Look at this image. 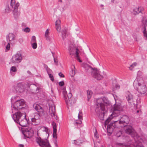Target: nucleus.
<instances>
[{
  "mask_svg": "<svg viewBox=\"0 0 147 147\" xmlns=\"http://www.w3.org/2000/svg\"><path fill=\"white\" fill-rule=\"evenodd\" d=\"M111 106L110 102L105 97L100 98L96 100L95 111L100 119L102 120H104L105 113Z\"/></svg>",
  "mask_w": 147,
  "mask_h": 147,
  "instance_id": "nucleus-1",
  "label": "nucleus"
},
{
  "mask_svg": "<svg viewBox=\"0 0 147 147\" xmlns=\"http://www.w3.org/2000/svg\"><path fill=\"white\" fill-rule=\"evenodd\" d=\"M118 120H119V122L118 121H113V122H111L110 124L107 125V130L108 133L111 134L113 131L114 128L118 127L119 124H123L125 127L129 123V118L126 115H124L121 118L119 117Z\"/></svg>",
  "mask_w": 147,
  "mask_h": 147,
  "instance_id": "nucleus-2",
  "label": "nucleus"
},
{
  "mask_svg": "<svg viewBox=\"0 0 147 147\" xmlns=\"http://www.w3.org/2000/svg\"><path fill=\"white\" fill-rule=\"evenodd\" d=\"M11 116L16 122L22 127H26L28 124V121L26 118V115L24 113L18 112L15 113Z\"/></svg>",
  "mask_w": 147,
  "mask_h": 147,
  "instance_id": "nucleus-3",
  "label": "nucleus"
},
{
  "mask_svg": "<svg viewBox=\"0 0 147 147\" xmlns=\"http://www.w3.org/2000/svg\"><path fill=\"white\" fill-rule=\"evenodd\" d=\"M133 85L139 92L143 94L146 93V88L144 81L142 78L138 77L134 81Z\"/></svg>",
  "mask_w": 147,
  "mask_h": 147,
  "instance_id": "nucleus-4",
  "label": "nucleus"
},
{
  "mask_svg": "<svg viewBox=\"0 0 147 147\" xmlns=\"http://www.w3.org/2000/svg\"><path fill=\"white\" fill-rule=\"evenodd\" d=\"M123 110V108L120 104H115L113 109L112 114L110 115L105 121V126L107 125L109 122L113 118L115 117H117L121 114V112Z\"/></svg>",
  "mask_w": 147,
  "mask_h": 147,
  "instance_id": "nucleus-5",
  "label": "nucleus"
},
{
  "mask_svg": "<svg viewBox=\"0 0 147 147\" xmlns=\"http://www.w3.org/2000/svg\"><path fill=\"white\" fill-rule=\"evenodd\" d=\"M18 97L12 98L11 99V107L15 110H19L23 108L25 105V102L23 99L18 100Z\"/></svg>",
  "mask_w": 147,
  "mask_h": 147,
  "instance_id": "nucleus-6",
  "label": "nucleus"
},
{
  "mask_svg": "<svg viewBox=\"0 0 147 147\" xmlns=\"http://www.w3.org/2000/svg\"><path fill=\"white\" fill-rule=\"evenodd\" d=\"M82 66L87 72L92 71V75L94 78L97 80H100L103 78V76L100 74L99 71L97 69H93L88 64L84 63L82 64Z\"/></svg>",
  "mask_w": 147,
  "mask_h": 147,
  "instance_id": "nucleus-7",
  "label": "nucleus"
},
{
  "mask_svg": "<svg viewBox=\"0 0 147 147\" xmlns=\"http://www.w3.org/2000/svg\"><path fill=\"white\" fill-rule=\"evenodd\" d=\"M63 93L66 104L69 106H71L74 103L72 100V94L69 92L67 94L65 88L63 89Z\"/></svg>",
  "mask_w": 147,
  "mask_h": 147,
  "instance_id": "nucleus-8",
  "label": "nucleus"
},
{
  "mask_svg": "<svg viewBox=\"0 0 147 147\" xmlns=\"http://www.w3.org/2000/svg\"><path fill=\"white\" fill-rule=\"evenodd\" d=\"M15 0H11V6L12 8H14L13 12V14L14 18L17 19L19 17L20 15V12L18 11V7L19 6L18 3L15 4Z\"/></svg>",
  "mask_w": 147,
  "mask_h": 147,
  "instance_id": "nucleus-9",
  "label": "nucleus"
},
{
  "mask_svg": "<svg viewBox=\"0 0 147 147\" xmlns=\"http://www.w3.org/2000/svg\"><path fill=\"white\" fill-rule=\"evenodd\" d=\"M36 141L39 145L42 147H51L48 140L47 139H42L40 137L36 138Z\"/></svg>",
  "mask_w": 147,
  "mask_h": 147,
  "instance_id": "nucleus-10",
  "label": "nucleus"
},
{
  "mask_svg": "<svg viewBox=\"0 0 147 147\" xmlns=\"http://www.w3.org/2000/svg\"><path fill=\"white\" fill-rule=\"evenodd\" d=\"M125 131L126 133L130 135L132 137H134L135 140L137 138V134L131 126H126Z\"/></svg>",
  "mask_w": 147,
  "mask_h": 147,
  "instance_id": "nucleus-11",
  "label": "nucleus"
},
{
  "mask_svg": "<svg viewBox=\"0 0 147 147\" xmlns=\"http://www.w3.org/2000/svg\"><path fill=\"white\" fill-rule=\"evenodd\" d=\"M14 88L17 92L22 93L24 92L25 90V86L22 83H19L16 84Z\"/></svg>",
  "mask_w": 147,
  "mask_h": 147,
  "instance_id": "nucleus-12",
  "label": "nucleus"
},
{
  "mask_svg": "<svg viewBox=\"0 0 147 147\" xmlns=\"http://www.w3.org/2000/svg\"><path fill=\"white\" fill-rule=\"evenodd\" d=\"M22 59L21 54L20 53H17L13 56L11 61L13 63H18L21 61Z\"/></svg>",
  "mask_w": 147,
  "mask_h": 147,
  "instance_id": "nucleus-13",
  "label": "nucleus"
},
{
  "mask_svg": "<svg viewBox=\"0 0 147 147\" xmlns=\"http://www.w3.org/2000/svg\"><path fill=\"white\" fill-rule=\"evenodd\" d=\"M30 91L32 93H37L39 92L40 88L34 84H31L29 87Z\"/></svg>",
  "mask_w": 147,
  "mask_h": 147,
  "instance_id": "nucleus-14",
  "label": "nucleus"
},
{
  "mask_svg": "<svg viewBox=\"0 0 147 147\" xmlns=\"http://www.w3.org/2000/svg\"><path fill=\"white\" fill-rule=\"evenodd\" d=\"M34 107L35 109L38 112L39 114L42 115H44V111L42 107L38 104H34Z\"/></svg>",
  "mask_w": 147,
  "mask_h": 147,
  "instance_id": "nucleus-15",
  "label": "nucleus"
},
{
  "mask_svg": "<svg viewBox=\"0 0 147 147\" xmlns=\"http://www.w3.org/2000/svg\"><path fill=\"white\" fill-rule=\"evenodd\" d=\"M126 97L127 100L129 103H131L133 102V96L131 94L129 91L126 93Z\"/></svg>",
  "mask_w": 147,
  "mask_h": 147,
  "instance_id": "nucleus-16",
  "label": "nucleus"
},
{
  "mask_svg": "<svg viewBox=\"0 0 147 147\" xmlns=\"http://www.w3.org/2000/svg\"><path fill=\"white\" fill-rule=\"evenodd\" d=\"M49 111L51 117H54V118L57 120L58 117L55 115V108L52 107H50Z\"/></svg>",
  "mask_w": 147,
  "mask_h": 147,
  "instance_id": "nucleus-17",
  "label": "nucleus"
},
{
  "mask_svg": "<svg viewBox=\"0 0 147 147\" xmlns=\"http://www.w3.org/2000/svg\"><path fill=\"white\" fill-rule=\"evenodd\" d=\"M38 131H37V134L41 132V131H45L46 134H47L48 131V129L47 128L43 126H39L38 128Z\"/></svg>",
  "mask_w": 147,
  "mask_h": 147,
  "instance_id": "nucleus-18",
  "label": "nucleus"
},
{
  "mask_svg": "<svg viewBox=\"0 0 147 147\" xmlns=\"http://www.w3.org/2000/svg\"><path fill=\"white\" fill-rule=\"evenodd\" d=\"M76 49L72 45L70 46L68 48V50L69 51V53L71 55H74V53H76Z\"/></svg>",
  "mask_w": 147,
  "mask_h": 147,
  "instance_id": "nucleus-19",
  "label": "nucleus"
},
{
  "mask_svg": "<svg viewBox=\"0 0 147 147\" xmlns=\"http://www.w3.org/2000/svg\"><path fill=\"white\" fill-rule=\"evenodd\" d=\"M24 132L23 133L24 135L25 136L26 135L27 137V135H28L29 136H31L32 135V133L31 132V129L30 128H28L27 127H26L24 129Z\"/></svg>",
  "mask_w": 147,
  "mask_h": 147,
  "instance_id": "nucleus-20",
  "label": "nucleus"
},
{
  "mask_svg": "<svg viewBox=\"0 0 147 147\" xmlns=\"http://www.w3.org/2000/svg\"><path fill=\"white\" fill-rule=\"evenodd\" d=\"M67 30L66 28L63 29L61 31V36L62 39L64 40L67 37Z\"/></svg>",
  "mask_w": 147,
  "mask_h": 147,
  "instance_id": "nucleus-21",
  "label": "nucleus"
},
{
  "mask_svg": "<svg viewBox=\"0 0 147 147\" xmlns=\"http://www.w3.org/2000/svg\"><path fill=\"white\" fill-rule=\"evenodd\" d=\"M61 21L59 20H57L55 22L56 28L58 32H60L61 27L60 26Z\"/></svg>",
  "mask_w": 147,
  "mask_h": 147,
  "instance_id": "nucleus-22",
  "label": "nucleus"
},
{
  "mask_svg": "<svg viewBox=\"0 0 147 147\" xmlns=\"http://www.w3.org/2000/svg\"><path fill=\"white\" fill-rule=\"evenodd\" d=\"M53 128V137L55 138L56 139L57 138V129H56V125L55 123L53 122L52 124Z\"/></svg>",
  "mask_w": 147,
  "mask_h": 147,
  "instance_id": "nucleus-23",
  "label": "nucleus"
},
{
  "mask_svg": "<svg viewBox=\"0 0 147 147\" xmlns=\"http://www.w3.org/2000/svg\"><path fill=\"white\" fill-rule=\"evenodd\" d=\"M116 145L118 147H129L130 144L126 143H117Z\"/></svg>",
  "mask_w": 147,
  "mask_h": 147,
  "instance_id": "nucleus-24",
  "label": "nucleus"
},
{
  "mask_svg": "<svg viewBox=\"0 0 147 147\" xmlns=\"http://www.w3.org/2000/svg\"><path fill=\"white\" fill-rule=\"evenodd\" d=\"M141 7H136L133 9V13L134 14L139 13L141 11Z\"/></svg>",
  "mask_w": 147,
  "mask_h": 147,
  "instance_id": "nucleus-25",
  "label": "nucleus"
},
{
  "mask_svg": "<svg viewBox=\"0 0 147 147\" xmlns=\"http://www.w3.org/2000/svg\"><path fill=\"white\" fill-rule=\"evenodd\" d=\"M4 13H8L9 12V6L8 2H7L5 4Z\"/></svg>",
  "mask_w": 147,
  "mask_h": 147,
  "instance_id": "nucleus-26",
  "label": "nucleus"
},
{
  "mask_svg": "<svg viewBox=\"0 0 147 147\" xmlns=\"http://www.w3.org/2000/svg\"><path fill=\"white\" fill-rule=\"evenodd\" d=\"M79 50L78 48L76 49V55L75 56V57L78 60V61L79 62H82V61L80 59L78 55L79 53L78 51Z\"/></svg>",
  "mask_w": 147,
  "mask_h": 147,
  "instance_id": "nucleus-27",
  "label": "nucleus"
},
{
  "mask_svg": "<svg viewBox=\"0 0 147 147\" xmlns=\"http://www.w3.org/2000/svg\"><path fill=\"white\" fill-rule=\"evenodd\" d=\"M92 92L91 90H88L87 91V95L88 97V100L89 101V99H90L92 95Z\"/></svg>",
  "mask_w": 147,
  "mask_h": 147,
  "instance_id": "nucleus-28",
  "label": "nucleus"
},
{
  "mask_svg": "<svg viewBox=\"0 0 147 147\" xmlns=\"http://www.w3.org/2000/svg\"><path fill=\"white\" fill-rule=\"evenodd\" d=\"M137 65V63L136 62H134L129 67V69L130 70H132L134 67L136 66Z\"/></svg>",
  "mask_w": 147,
  "mask_h": 147,
  "instance_id": "nucleus-29",
  "label": "nucleus"
},
{
  "mask_svg": "<svg viewBox=\"0 0 147 147\" xmlns=\"http://www.w3.org/2000/svg\"><path fill=\"white\" fill-rule=\"evenodd\" d=\"M31 121L32 122L35 123V124L36 125L38 124V123L39 122V121L36 120V119L34 117L31 118Z\"/></svg>",
  "mask_w": 147,
  "mask_h": 147,
  "instance_id": "nucleus-30",
  "label": "nucleus"
},
{
  "mask_svg": "<svg viewBox=\"0 0 147 147\" xmlns=\"http://www.w3.org/2000/svg\"><path fill=\"white\" fill-rule=\"evenodd\" d=\"M46 40L50 42H52L53 41V39L50 38V37L49 36H45Z\"/></svg>",
  "mask_w": 147,
  "mask_h": 147,
  "instance_id": "nucleus-31",
  "label": "nucleus"
},
{
  "mask_svg": "<svg viewBox=\"0 0 147 147\" xmlns=\"http://www.w3.org/2000/svg\"><path fill=\"white\" fill-rule=\"evenodd\" d=\"M34 117L36 119V120H37L38 121H39L40 117L39 114L38 113H35Z\"/></svg>",
  "mask_w": 147,
  "mask_h": 147,
  "instance_id": "nucleus-32",
  "label": "nucleus"
},
{
  "mask_svg": "<svg viewBox=\"0 0 147 147\" xmlns=\"http://www.w3.org/2000/svg\"><path fill=\"white\" fill-rule=\"evenodd\" d=\"M11 71L14 72H16L17 71V68L15 66L12 67L10 69Z\"/></svg>",
  "mask_w": 147,
  "mask_h": 147,
  "instance_id": "nucleus-33",
  "label": "nucleus"
},
{
  "mask_svg": "<svg viewBox=\"0 0 147 147\" xmlns=\"http://www.w3.org/2000/svg\"><path fill=\"white\" fill-rule=\"evenodd\" d=\"M65 7H67L70 5V2L68 0H66L63 3Z\"/></svg>",
  "mask_w": 147,
  "mask_h": 147,
  "instance_id": "nucleus-34",
  "label": "nucleus"
},
{
  "mask_svg": "<svg viewBox=\"0 0 147 147\" xmlns=\"http://www.w3.org/2000/svg\"><path fill=\"white\" fill-rule=\"evenodd\" d=\"M35 42H36V38L35 36H33L31 38V43Z\"/></svg>",
  "mask_w": 147,
  "mask_h": 147,
  "instance_id": "nucleus-35",
  "label": "nucleus"
},
{
  "mask_svg": "<svg viewBox=\"0 0 147 147\" xmlns=\"http://www.w3.org/2000/svg\"><path fill=\"white\" fill-rule=\"evenodd\" d=\"M32 44V46L33 49H36L37 47V45L36 42L31 43Z\"/></svg>",
  "mask_w": 147,
  "mask_h": 147,
  "instance_id": "nucleus-36",
  "label": "nucleus"
},
{
  "mask_svg": "<svg viewBox=\"0 0 147 147\" xmlns=\"http://www.w3.org/2000/svg\"><path fill=\"white\" fill-rule=\"evenodd\" d=\"M10 38H12L11 40H14L15 39V35L13 34H10ZM11 40H10V41Z\"/></svg>",
  "mask_w": 147,
  "mask_h": 147,
  "instance_id": "nucleus-37",
  "label": "nucleus"
},
{
  "mask_svg": "<svg viewBox=\"0 0 147 147\" xmlns=\"http://www.w3.org/2000/svg\"><path fill=\"white\" fill-rule=\"evenodd\" d=\"M9 50V42L7 43V45L6 46V49L5 50V52H7Z\"/></svg>",
  "mask_w": 147,
  "mask_h": 147,
  "instance_id": "nucleus-38",
  "label": "nucleus"
},
{
  "mask_svg": "<svg viewBox=\"0 0 147 147\" xmlns=\"http://www.w3.org/2000/svg\"><path fill=\"white\" fill-rule=\"evenodd\" d=\"M49 76V77L50 78L51 80L52 81H53L54 80V79L53 78V76L52 74H48Z\"/></svg>",
  "mask_w": 147,
  "mask_h": 147,
  "instance_id": "nucleus-39",
  "label": "nucleus"
},
{
  "mask_svg": "<svg viewBox=\"0 0 147 147\" xmlns=\"http://www.w3.org/2000/svg\"><path fill=\"white\" fill-rule=\"evenodd\" d=\"M30 29L28 27H27V28H24V32H29L30 31Z\"/></svg>",
  "mask_w": 147,
  "mask_h": 147,
  "instance_id": "nucleus-40",
  "label": "nucleus"
},
{
  "mask_svg": "<svg viewBox=\"0 0 147 147\" xmlns=\"http://www.w3.org/2000/svg\"><path fill=\"white\" fill-rule=\"evenodd\" d=\"M70 74L72 77L74 76L75 74V71L73 70H72L70 72Z\"/></svg>",
  "mask_w": 147,
  "mask_h": 147,
  "instance_id": "nucleus-41",
  "label": "nucleus"
},
{
  "mask_svg": "<svg viewBox=\"0 0 147 147\" xmlns=\"http://www.w3.org/2000/svg\"><path fill=\"white\" fill-rule=\"evenodd\" d=\"M121 134V131L118 132L116 134V136L117 137H119Z\"/></svg>",
  "mask_w": 147,
  "mask_h": 147,
  "instance_id": "nucleus-42",
  "label": "nucleus"
},
{
  "mask_svg": "<svg viewBox=\"0 0 147 147\" xmlns=\"http://www.w3.org/2000/svg\"><path fill=\"white\" fill-rule=\"evenodd\" d=\"M46 71L48 74H51V73L52 72V70L49 68L46 69Z\"/></svg>",
  "mask_w": 147,
  "mask_h": 147,
  "instance_id": "nucleus-43",
  "label": "nucleus"
},
{
  "mask_svg": "<svg viewBox=\"0 0 147 147\" xmlns=\"http://www.w3.org/2000/svg\"><path fill=\"white\" fill-rule=\"evenodd\" d=\"M64 82L63 81H61L59 82V85L61 86H62L64 85Z\"/></svg>",
  "mask_w": 147,
  "mask_h": 147,
  "instance_id": "nucleus-44",
  "label": "nucleus"
},
{
  "mask_svg": "<svg viewBox=\"0 0 147 147\" xmlns=\"http://www.w3.org/2000/svg\"><path fill=\"white\" fill-rule=\"evenodd\" d=\"M49 30L48 29H47L46 31L45 34V36H49Z\"/></svg>",
  "mask_w": 147,
  "mask_h": 147,
  "instance_id": "nucleus-45",
  "label": "nucleus"
},
{
  "mask_svg": "<svg viewBox=\"0 0 147 147\" xmlns=\"http://www.w3.org/2000/svg\"><path fill=\"white\" fill-rule=\"evenodd\" d=\"M59 75L61 77H62V78L64 77V75L61 72L59 73Z\"/></svg>",
  "mask_w": 147,
  "mask_h": 147,
  "instance_id": "nucleus-46",
  "label": "nucleus"
},
{
  "mask_svg": "<svg viewBox=\"0 0 147 147\" xmlns=\"http://www.w3.org/2000/svg\"><path fill=\"white\" fill-rule=\"evenodd\" d=\"M54 62L55 63L56 65H58V61L57 59L54 58Z\"/></svg>",
  "mask_w": 147,
  "mask_h": 147,
  "instance_id": "nucleus-47",
  "label": "nucleus"
},
{
  "mask_svg": "<svg viewBox=\"0 0 147 147\" xmlns=\"http://www.w3.org/2000/svg\"><path fill=\"white\" fill-rule=\"evenodd\" d=\"M78 119H82V115L78 114Z\"/></svg>",
  "mask_w": 147,
  "mask_h": 147,
  "instance_id": "nucleus-48",
  "label": "nucleus"
},
{
  "mask_svg": "<svg viewBox=\"0 0 147 147\" xmlns=\"http://www.w3.org/2000/svg\"><path fill=\"white\" fill-rule=\"evenodd\" d=\"M96 130V131L95 132V133H94V136L97 138H98V133H97V132L96 131V129H95Z\"/></svg>",
  "mask_w": 147,
  "mask_h": 147,
  "instance_id": "nucleus-49",
  "label": "nucleus"
},
{
  "mask_svg": "<svg viewBox=\"0 0 147 147\" xmlns=\"http://www.w3.org/2000/svg\"><path fill=\"white\" fill-rule=\"evenodd\" d=\"M134 147H143L142 144H137L136 145V146H134Z\"/></svg>",
  "mask_w": 147,
  "mask_h": 147,
  "instance_id": "nucleus-50",
  "label": "nucleus"
},
{
  "mask_svg": "<svg viewBox=\"0 0 147 147\" xmlns=\"http://www.w3.org/2000/svg\"><path fill=\"white\" fill-rule=\"evenodd\" d=\"M104 5H103L101 4L100 5V7L101 8V9L103 10L104 9Z\"/></svg>",
  "mask_w": 147,
  "mask_h": 147,
  "instance_id": "nucleus-51",
  "label": "nucleus"
},
{
  "mask_svg": "<svg viewBox=\"0 0 147 147\" xmlns=\"http://www.w3.org/2000/svg\"><path fill=\"white\" fill-rule=\"evenodd\" d=\"M82 123V121H79L78 122H76V123L77 124H80Z\"/></svg>",
  "mask_w": 147,
  "mask_h": 147,
  "instance_id": "nucleus-52",
  "label": "nucleus"
},
{
  "mask_svg": "<svg viewBox=\"0 0 147 147\" xmlns=\"http://www.w3.org/2000/svg\"><path fill=\"white\" fill-rule=\"evenodd\" d=\"M115 87L116 88H120V86L119 85H116Z\"/></svg>",
  "mask_w": 147,
  "mask_h": 147,
  "instance_id": "nucleus-53",
  "label": "nucleus"
},
{
  "mask_svg": "<svg viewBox=\"0 0 147 147\" xmlns=\"http://www.w3.org/2000/svg\"><path fill=\"white\" fill-rule=\"evenodd\" d=\"M44 67L46 69H47V68H48V66H47V65H45V64H44Z\"/></svg>",
  "mask_w": 147,
  "mask_h": 147,
  "instance_id": "nucleus-54",
  "label": "nucleus"
},
{
  "mask_svg": "<svg viewBox=\"0 0 147 147\" xmlns=\"http://www.w3.org/2000/svg\"><path fill=\"white\" fill-rule=\"evenodd\" d=\"M114 2H115L114 0H111V3H110V4H112L114 3Z\"/></svg>",
  "mask_w": 147,
  "mask_h": 147,
  "instance_id": "nucleus-55",
  "label": "nucleus"
},
{
  "mask_svg": "<svg viewBox=\"0 0 147 147\" xmlns=\"http://www.w3.org/2000/svg\"><path fill=\"white\" fill-rule=\"evenodd\" d=\"M74 144H75L76 145H78V144H77V141L76 140H74Z\"/></svg>",
  "mask_w": 147,
  "mask_h": 147,
  "instance_id": "nucleus-56",
  "label": "nucleus"
},
{
  "mask_svg": "<svg viewBox=\"0 0 147 147\" xmlns=\"http://www.w3.org/2000/svg\"><path fill=\"white\" fill-rule=\"evenodd\" d=\"M23 41V40L22 39H20V40H19V42L20 43H21V42H22Z\"/></svg>",
  "mask_w": 147,
  "mask_h": 147,
  "instance_id": "nucleus-57",
  "label": "nucleus"
},
{
  "mask_svg": "<svg viewBox=\"0 0 147 147\" xmlns=\"http://www.w3.org/2000/svg\"><path fill=\"white\" fill-rule=\"evenodd\" d=\"M79 114L80 115H82V112L81 111H80L79 113Z\"/></svg>",
  "mask_w": 147,
  "mask_h": 147,
  "instance_id": "nucleus-58",
  "label": "nucleus"
},
{
  "mask_svg": "<svg viewBox=\"0 0 147 147\" xmlns=\"http://www.w3.org/2000/svg\"><path fill=\"white\" fill-rule=\"evenodd\" d=\"M19 147H24V145L23 144L19 145Z\"/></svg>",
  "mask_w": 147,
  "mask_h": 147,
  "instance_id": "nucleus-59",
  "label": "nucleus"
},
{
  "mask_svg": "<svg viewBox=\"0 0 147 147\" xmlns=\"http://www.w3.org/2000/svg\"><path fill=\"white\" fill-rule=\"evenodd\" d=\"M7 38H8V39L9 40V34H8L7 36Z\"/></svg>",
  "mask_w": 147,
  "mask_h": 147,
  "instance_id": "nucleus-60",
  "label": "nucleus"
},
{
  "mask_svg": "<svg viewBox=\"0 0 147 147\" xmlns=\"http://www.w3.org/2000/svg\"><path fill=\"white\" fill-rule=\"evenodd\" d=\"M27 72L29 74H30V71H27Z\"/></svg>",
  "mask_w": 147,
  "mask_h": 147,
  "instance_id": "nucleus-61",
  "label": "nucleus"
},
{
  "mask_svg": "<svg viewBox=\"0 0 147 147\" xmlns=\"http://www.w3.org/2000/svg\"><path fill=\"white\" fill-rule=\"evenodd\" d=\"M59 1L60 2H62V0H59Z\"/></svg>",
  "mask_w": 147,
  "mask_h": 147,
  "instance_id": "nucleus-62",
  "label": "nucleus"
},
{
  "mask_svg": "<svg viewBox=\"0 0 147 147\" xmlns=\"http://www.w3.org/2000/svg\"><path fill=\"white\" fill-rule=\"evenodd\" d=\"M11 75H12L13 76L14 75V74H13V73H11Z\"/></svg>",
  "mask_w": 147,
  "mask_h": 147,
  "instance_id": "nucleus-63",
  "label": "nucleus"
},
{
  "mask_svg": "<svg viewBox=\"0 0 147 147\" xmlns=\"http://www.w3.org/2000/svg\"><path fill=\"white\" fill-rule=\"evenodd\" d=\"M126 138L127 139V138H128V136H126Z\"/></svg>",
  "mask_w": 147,
  "mask_h": 147,
  "instance_id": "nucleus-64",
  "label": "nucleus"
}]
</instances>
